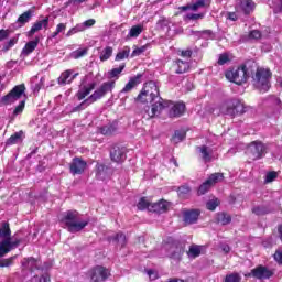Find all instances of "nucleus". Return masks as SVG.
Instances as JSON below:
<instances>
[{
  "label": "nucleus",
  "instance_id": "obj_1",
  "mask_svg": "<svg viewBox=\"0 0 282 282\" xmlns=\"http://www.w3.org/2000/svg\"><path fill=\"white\" fill-rule=\"evenodd\" d=\"M137 100L139 102H150L152 105L151 110H145L144 118H155L158 113H161L162 109L169 105L167 101L164 102V99L160 97V88L155 82H147L138 95Z\"/></svg>",
  "mask_w": 282,
  "mask_h": 282
},
{
  "label": "nucleus",
  "instance_id": "obj_2",
  "mask_svg": "<svg viewBox=\"0 0 282 282\" xmlns=\"http://www.w3.org/2000/svg\"><path fill=\"white\" fill-rule=\"evenodd\" d=\"M0 239H2L0 241V259L21 245L20 238L12 239V230L10 229V224L7 221L0 223Z\"/></svg>",
  "mask_w": 282,
  "mask_h": 282
},
{
  "label": "nucleus",
  "instance_id": "obj_3",
  "mask_svg": "<svg viewBox=\"0 0 282 282\" xmlns=\"http://www.w3.org/2000/svg\"><path fill=\"white\" fill-rule=\"evenodd\" d=\"M62 224L66 226L68 232L75 234L87 228L89 220L83 219V215L77 210H67L62 218Z\"/></svg>",
  "mask_w": 282,
  "mask_h": 282
},
{
  "label": "nucleus",
  "instance_id": "obj_4",
  "mask_svg": "<svg viewBox=\"0 0 282 282\" xmlns=\"http://www.w3.org/2000/svg\"><path fill=\"white\" fill-rule=\"evenodd\" d=\"M116 87L115 80H109L104 83L97 90H95L88 98L82 101L78 106H76L73 111H83L89 107V105H94V102L100 100V98H105L109 91L113 90Z\"/></svg>",
  "mask_w": 282,
  "mask_h": 282
},
{
  "label": "nucleus",
  "instance_id": "obj_5",
  "mask_svg": "<svg viewBox=\"0 0 282 282\" xmlns=\"http://www.w3.org/2000/svg\"><path fill=\"white\" fill-rule=\"evenodd\" d=\"M214 116H235L246 113V107L239 99H228L213 109Z\"/></svg>",
  "mask_w": 282,
  "mask_h": 282
},
{
  "label": "nucleus",
  "instance_id": "obj_6",
  "mask_svg": "<svg viewBox=\"0 0 282 282\" xmlns=\"http://www.w3.org/2000/svg\"><path fill=\"white\" fill-rule=\"evenodd\" d=\"M272 72L269 68H258L256 75L252 77L253 85L259 91L265 93L270 89V79Z\"/></svg>",
  "mask_w": 282,
  "mask_h": 282
},
{
  "label": "nucleus",
  "instance_id": "obj_7",
  "mask_svg": "<svg viewBox=\"0 0 282 282\" xmlns=\"http://www.w3.org/2000/svg\"><path fill=\"white\" fill-rule=\"evenodd\" d=\"M225 76L227 80H230V83H235L236 85H243V83H247L248 78H250V72L246 65H242L236 69L227 70Z\"/></svg>",
  "mask_w": 282,
  "mask_h": 282
},
{
  "label": "nucleus",
  "instance_id": "obj_8",
  "mask_svg": "<svg viewBox=\"0 0 282 282\" xmlns=\"http://www.w3.org/2000/svg\"><path fill=\"white\" fill-rule=\"evenodd\" d=\"M162 250L173 261H182V257L184 256V245L180 241L165 242Z\"/></svg>",
  "mask_w": 282,
  "mask_h": 282
},
{
  "label": "nucleus",
  "instance_id": "obj_9",
  "mask_svg": "<svg viewBox=\"0 0 282 282\" xmlns=\"http://www.w3.org/2000/svg\"><path fill=\"white\" fill-rule=\"evenodd\" d=\"M25 96V84L14 86L7 95L1 97V105H14L17 100H21Z\"/></svg>",
  "mask_w": 282,
  "mask_h": 282
},
{
  "label": "nucleus",
  "instance_id": "obj_10",
  "mask_svg": "<svg viewBox=\"0 0 282 282\" xmlns=\"http://www.w3.org/2000/svg\"><path fill=\"white\" fill-rule=\"evenodd\" d=\"M265 144L260 141H253L249 144L247 149V155L249 160H252L253 162L257 160H261L262 158H265V151H267Z\"/></svg>",
  "mask_w": 282,
  "mask_h": 282
},
{
  "label": "nucleus",
  "instance_id": "obj_11",
  "mask_svg": "<svg viewBox=\"0 0 282 282\" xmlns=\"http://www.w3.org/2000/svg\"><path fill=\"white\" fill-rule=\"evenodd\" d=\"M254 8H257V3L252 0H236L235 10L237 14H252Z\"/></svg>",
  "mask_w": 282,
  "mask_h": 282
},
{
  "label": "nucleus",
  "instance_id": "obj_12",
  "mask_svg": "<svg viewBox=\"0 0 282 282\" xmlns=\"http://www.w3.org/2000/svg\"><path fill=\"white\" fill-rule=\"evenodd\" d=\"M88 275L93 282H102L109 279V269L97 265L88 272Z\"/></svg>",
  "mask_w": 282,
  "mask_h": 282
},
{
  "label": "nucleus",
  "instance_id": "obj_13",
  "mask_svg": "<svg viewBox=\"0 0 282 282\" xmlns=\"http://www.w3.org/2000/svg\"><path fill=\"white\" fill-rule=\"evenodd\" d=\"M164 102H169V104H164ZM164 109H166V107H170V118H180L181 116H184V111H186V105L184 102H176L173 104L172 101H163Z\"/></svg>",
  "mask_w": 282,
  "mask_h": 282
},
{
  "label": "nucleus",
  "instance_id": "obj_14",
  "mask_svg": "<svg viewBox=\"0 0 282 282\" xmlns=\"http://www.w3.org/2000/svg\"><path fill=\"white\" fill-rule=\"evenodd\" d=\"M72 175H83L87 171V161L80 158H74L69 164Z\"/></svg>",
  "mask_w": 282,
  "mask_h": 282
},
{
  "label": "nucleus",
  "instance_id": "obj_15",
  "mask_svg": "<svg viewBox=\"0 0 282 282\" xmlns=\"http://www.w3.org/2000/svg\"><path fill=\"white\" fill-rule=\"evenodd\" d=\"M272 271L267 267L259 265L258 268L251 270V273L246 274V276H253L254 279H259L263 281L265 279H270L272 276Z\"/></svg>",
  "mask_w": 282,
  "mask_h": 282
},
{
  "label": "nucleus",
  "instance_id": "obj_16",
  "mask_svg": "<svg viewBox=\"0 0 282 282\" xmlns=\"http://www.w3.org/2000/svg\"><path fill=\"white\" fill-rule=\"evenodd\" d=\"M198 219H199V210L188 209V210L183 212V221L187 226H191L193 224H197Z\"/></svg>",
  "mask_w": 282,
  "mask_h": 282
},
{
  "label": "nucleus",
  "instance_id": "obj_17",
  "mask_svg": "<svg viewBox=\"0 0 282 282\" xmlns=\"http://www.w3.org/2000/svg\"><path fill=\"white\" fill-rule=\"evenodd\" d=\"M94 89H96V83L82 85L76 94V98L78 100H85V98H87V96H89Z\"/></svg>",
  "mask_w": 282,
  "mask_h": 282
},
{
  "label": "nucleus",
  "instance_id": "obj_18",
  "mask_svg": "<svg viewBox=\"0 0 282 282\" xmlns=\"http://www.w3.org/2000/svg\"><path fill=\"white\" fill-rule=\"evenodd\" d=\"M172 69L175 74H186L191 69V64L186 61L176 59L173 62Z\"/></svg>",
  "mask_w": 282,
  "mask_h": 282
},
{
  "label": "nucleus",
  "instance_id": "obj_19",
  "mask_svg": "<svg viewBox=\"0 0 282 282\" xmlns=\"http://www.w3.org/2000/svg\"><path fill=\"white\" fill-rule=\"evenodd\" d=\"M47 25H50V18H44L43 20L36 21L31 30L29 31V36H34L36 32H41V29L44 28V30H47Z\"/></svg>",
  "mask_w": 282,
  "mask_h": 282
},
{
  "label": "nucleus",
  "instance_id": "obj_20",
  "mask_svg": "<svg viewBox=\"0 0 282 282\" xmlns=\"http://www.w3.org/2000/svg\"><path fill=\"white\" fill-rule=\"evenodd\" d=\"M197 151L204 162L213 161V153H214L213 148L208 145H200V147H197Z\"/></svg>",
  "mask_w": 282,
  "mask_h": 282
},
{
  "label": "nucleus",
  "instance_id": "obj_21",
  "mask_svg": "<svg viewBox=\"0 0 282 282\" xmlns=\"http://www.w3.org/2000/svg\"><path fill=\"white\" fill-rule=\"evenodd\" d=\"M21 263L22 270H26L29 272H34V270H39V260L34 258H24Z\"/></svg>",
  "mask_w": 282,
  "mask_h": 282
},
{
  "label": "nucleus",
  "instance_id": "obj_22",
  "mask_svg": "<svg viewBox=\"0 0 282 282\" xmlns=\"http://www.w3.org/2000/svg\"><path fill=\"white\" fill-rule=\"evenodd\" d=\"M73 74H74V70L72 69H67L63 72L58 78L59 85H69V83H72V80H74V78L78 76V73H75L74 75Z\"/></svg>",
  "mask_w": 282,
  "mask_h": 282
},
{
  "label": "nucleus",
  "instance_id": "obj_23",
  "mask_svg": "<svg viewBox=\"0 0 282 282\" xmlns=\"http://www.w3.org/2000/svg\"><path fill=\"white\" fill-rule=\"evenodd\" d=\"M110 158L112 162H124L127 160V154L124 153V150L120 148H113V150L110 152Z\"/></svg>",
  "mask_w": 282,
  "mask_h": 282
},
{
  "label": "nucleus",
  "instance_id": "obj_24",
  "mask_svg": "<svg viewBox=\"0 0 282 282\" xmlns=\"http://www.w3.org/2000/svg\"><path fill=\"white\" fill-rule=\"evenodd\" d=\"M212 0H195L193 4H188L183 7V10H193V12H197L200 8H208L210 6Z\"/></svg>",
  "mask_w": 282,
  "mask_h": 282
},
{
  "label": "nucleus",
  "instance_id": "obj_25",
  "mask_svg": "<svg viewBox=\"0 0 282 282\" xmlns=\"http://www.w3.org/2000/svg\"><path fill=\"white\" fill-rule=\"evenodd\" d=\"M118 131V123H108L98 129V133L101 135H113Z\"/></svg>",
  "mask_w": 282,
  "mask_h": 282
},
{
  "label": "nucleus",
  "instance_id": "obj_26",
  "mask_svg": "<svg viewBox=\"0 0 282 282\" xmlns=\"http://www.w3.org/2000/svg\"><path fill=\"white\" fill-rule=\"evenodd\" d=\"M36 47H39V37H35V40L30 41L24 45L21 52L22 56H30V54H32Z\"/></svg>",
  "mask_w": 282,
  "mask_h": 282
},
{
  "label": "nucleus",
  "instance_id": "obj_27",
  "mask_svg": "<svg viewBox=\"0 0 282 282\" xmlns=\"http://www.w3.org/2000/svg\"><path fill=\"white\" fill-rule=\"evenodd\" d=\"M142 78V75H137L135 77L130 78V80L126 84L123 89L121 90L122 94H129L134 87H138L140 85V79Z\"/></svg>",
  "mask_w": 282,
  "mask_h": 282
},
{
  "label": "nucleus",
  "instance_id": "obj_28",
  "mask_svg": "<svg viewBox=\"0 0 282 282\" xmlns=\"http://www.w3.org/2000/svg\"><path fill=\"white\" fill-rule=\"evenodd\" d=\"M32 17H34V11L28 10L18 18L17 23L19 24L20 28H23L25 23H30Z\"/></svg>",
  "mask_w": 282,
  "mask_h": 282
},
{
  "label": "nucleus",
  "instance_id": "obj_29",
  "mask_svg": "<svg viewBox=\"0 0 282 282\" xmlns=\"http://www.w3.org/2000/svg\"><path fill=\"white\" fill-rule=\"evenodd\" d=\"M124 67H126L124 64H121L119 67L112 68L107 73V78H109V80H115V82L118 80L122 72H124Z\"/></svg>",
  "mask_w": 282,
  "mask_h": 282
},
{
  "label": "nucleus",
  "instance_id": "obj_30",
  "mask_svg": "<svg viewBox=\"0 0 282 282\" xmlns=\"http://www.w3.org/2000/svg\"><path fill=\"white\" fill-rule=\"evenodd\" d=\"M142 32H144V26L142 24H137L131 26V29L128 32L127 39H138V36H140V34H142Z\"/></svg>",
  "mask_w": 282,
  "mask_h": 282
},
{
  "label": "nucleus",
  "instance_id": "obj_31",
  "mask_svg": "<svg viewBox=\"0 0 282 282\" xmlns=\"http://www.w3.org/2000/svg\"><path fill=\"white\" fill-rule=\"evenodd\" d=\"M23 141V131L13 133L6 142V147H12V144H19Z\"/></svg>",
  "mask_w": 282,
  "mask_h": 282
},
{
  "label": "nucleus",
  "instance_id": "obj_32",
  "mask_svg": "<svg viewBox=\"0 0 282 282\" xmlns=\"http://www.w3.org/2000/svg\"><path fill=\"white\" fill-rule=\"evenodd\" d=\"M202 254V247L197 245H192L189 247V250L187 251V256L189 259H197Z\"/></svg>",
  "mask_w": 282,
  "mask_h": 282
},
{
  "label": "nucleus",
  "instance_id": "obj_33",
  "mask_svg": "<svg viewBox=\"0 0 282 282\" xmlns=\"http://www.w3.org/2000/svg\"><path fill=\"white\" fill-rule=\"evenodd\" d=\"M223 181H224L223 173H214L207 180V182L210 186H215V184H219V182H223Z\"/></svg>",
  "mask_w": 282,
  "mask_h": 282
},
{
  "label": "nucleus",
  "instance_id": "obj_34",
  "mask_svg": "<svg viewBox=\"0 0 282 282\" xmlns=\"http://www.w3.org/2000/svg\"><path fill=\"white\" fill-rule=\"evenodd\" d=\"M191 33L198 36V39H205V41H208V39H213V31H210V30L191 31Z\"/></svg>",
  "mask_w": 282,
  "mask_h": 282
},
{
  "label": "nucleus",
  "instance_id": "obj_35",
  "mask_svg": "<svg viewBox=\"0 0 282 282\" xmlns=\"http://www.w3.org/2000/svg\"><path fill=\"white\" fill-rule=\"evenodd\" d=\"M169 202L166 200H160L159 203H155L153 205L154 210H156L158 213H166V210L169 209Z\"/></svg>",
  "mask_w": 282,
  "mask_h": 282
},
{
  "label": "nucleus",
  "instance_id": "obj_36",
  "mask_svg": "<svg viewBox=\"0 0 282 282\" xmlns=\"http://www.w3.org/2000/svg\"><path fill=\"white\" fill-rule=\"evenodd\" d=\"M217 221H218V224H221L223 226H228V224H230V221H232V218L230 217V215H228L226 213H220V214H218Z\"/></svg>",
  "mask_w": 282,
  "mask_h": 282
},
{
  "label": "nucleus",
  "instance_id": "obj_37",
  "mask_svg": "<svg viewBox=\"0 0 282 282\" xmlns=\"http://www.w3.org/2000/svg\"><path fill=\"white\" fill-rule=\"evenodd\" d=\"M111 54H113V48L111 46H107L101 51L99 58L102 62L109 61V58H111Z\"/></svg>",
  "mask_w": 282,
  "mask_h": 282
},
{
  "label": "nucleus",
  "instance_id": "obj_38",
  "mask_svg": "<svg viewBox=\"0 0 282 282\" xmlns=\"http://www.w3.org/2000/svg\"><path fill=\"white\" fill-rule=\"evenodd\" d=\"M87 48H77L70 53V58L78 61V58H83V56H87Z\"/></svg>",
  "mask_w": 282,
  "mask_h": 282
},
{
  "label": "nucleus",
  "instance_id": "obj_39",
  "mask_svg": "<svg viewBox=\"0 0 282 282\" xmlns=\"http://www.w3.org/2000/svg\"><path fill=\"white\" fill-rule=\"evenodd\" d=\"M130 53H131V48L129 46H124L122 51L117 53L116 61H124V58H129Z\"/></svg>",
  "mask_w": 282,
  "mask_h": 282
},
{
  "label": "nucleus",
  "instance_id": "obj_40",
  "mask_svg": "<svg viewBox=\"0 0 282 282\" xmlns=\"http://www.w3.org/2000/svg\"><path fill=\"white\" fill-rule=\"evenodd\" d=\"M253 215H268L270 213V209L265 205H259L252 208Z\"/></svg>",
  "mask_w": 282,
  "mask_h": 282
},
{
  "label": "nucleus",
  "instance_id": "obj_41",
  "mask_svg": "<svg viewBox=\"0 0 282 282\" xmlns=\"http://www.w3.org/2000/svg\"><path fill=\"white\" fill-rule=\"evenodd\" d=\"M178 196L184 199L185 197H188V195H191V187H188V185H182L181 187H178Z\"/></svg>",
  "mask_w": 282,
  "mask_h": 282
},
{
  "label": "nucleus",
  "instance_id": "obj_42",
  "mask_svg": "<svg viewBox=\"0 0 282 282\" xmlns=\"http://www.w3.org/2000/svg\"><path fill=\"white\" fill-rule=\"evenodd\" d=\"M184 138H186V132L184 131H175L173 138H172V142H174L175 144L182 142V140H184Z\"/></svg>",
  "mask_w": 282,
  "mask_h": 282
},
{
  "label": "nucleus",
  "instance_id": "obj_43",
  "mask_svg": "<svg viewBox=\"0 0 282 282\" xmlns=\"http://www.w3.org/2000/svg\"><path fill=\"white\" fill-rule=\"evenodd\" d=\"M225 282H241V275L239 273H230L226 275Z\"/></svg>",
  "mask_w": 282,
  "mask_h": 282
},
{
  "label": "nucleus",
  "instance_id": "obj_44",
  "mask_svg": "<svg viewBox=\"0 0 282 282\" xmlns=\"http://www.w3.org/2000/svg\"><path fill=\"white\" fill-rule=\"evenodd\" d=\"M217 206H219L218 198H213V199L208 200L206 204L207 210H215V208H217Z\"/></svg>",
  "mask_w": 282,
  "mask_h": 282
},
{
  "label": "nucleus",
  "instance_id": "obj_45",
  "mask_svg": "<svg viewBox=\"0 0 282 282\" xmlns=\"http://www.w3.org/2000/svg\"><path fill=\"white\" fill-rule=\"evenodd\" d=\"M23 109H25V100H21L19 105L13 110V116H21L23 113Z\"/></svg>",
  "mask_w": 282,
  "mask_h": 282
},
{
  "label": "nucleus",
  "instance_id": "obj_46",
  "mask_svg": "<svg viewBox=\"0 0 282 282\" xmlns=\"http://www.w3.org/2000/svg\"><path fill=\"white\" fill-rule=\"evenodd\" d=\"M113 241H117V243H120V246H124V243H127V236H124L122 232H119L115 236Z\"/></svg>",
  "mask_w": 282,
  "mask_h": 282
},
{
  "label": "nucleus",
  "instance_id": "obj_47",
  "mask_svg": "<svg viewBox=\"0 0 282 282\" xmlns=\"http://www.w3.org/2000/svg\"><path fill=\"white\" fill-rule=\"evenodd\" d=\"M212 185L208 184V182H204L199 187H198V195H206L207 191H210Z\"/></svg>",
  "mask_w": 282,
  "mask_h": 282
},
{
  "label": "nucleus",
  "instance_id": "obj_48",
  "mask_svg": "<svg viewBox=\"0 0 282 282\" xmlns=\"http://www.w3.org/2000/svg\"><path fill=\"white\" fill-rule=\"evenodd\" d=\"M148 207H149V200H147L145 197H142V198L139 200V203H138V205H137V208H138L139 210H147Z\"/></svg>",
  "mask_w": 282,
  "mask_h": 282
},
{
  "label": "nucleus",
  "instance_id": "obj_49",
  "mask_svg": "<svg viewBox=\"0 0 282 282\" xmlns=\"http://www.w3.org/2000/svg\"><path fill=\"white\" fill-rule=\"evenodd\" d=\"M78 32H83V25H80V24H77L75 28H72L66 33V36H74V34H78Z\"/></svg>",
  "mask_w": 282,
  "mask_h": 282
},
{
  "label": "nucleus",
  "instance_id": "obj_50",
  "mask_svg": "<svg viewBox=\"0 0 282 282\" xmlns=\"http://www.w3.org/2000/svg\"><path fill=\"white\" fill-rule=\"evenodd\" d=\"M96 169L98 177H101V175H105L107 173V167L105 164L97 163Z\"/></svg>",
  "mask_w": 282,
  "mask_h": 282
},
{
  "label": "nucleus",
  "instance_id": "obj_51",
  "mask_svg": "<svg viewBox=\"0 0 282 282\" xmlns=\"http://www.w3.org/2000/svg\"><path fill=\"white\" fill-rule=\"evenodd\" d=\"M206 17V13H189L187 14V19L191 21H199V19H204Z\"/></svg>",
  "mask_w": 282,
  "mask_h": 282
},
{
  "label": "nucleus",
  "instance_id": "obj_52",
  "mask_svg": "<svg viewBox=\"0 0 282 282\" xmlns=\"http://www.w3.org/2000/svg\"><path fill=\"white\" fill-rule=\"evenodd\" d=\"M14 259H17V256L2 260L0 262V268H10V265H12V262L14 261Z\"/></svg>",
  "mask_w": 282,
  "mask_h": 282
},
{
  "label": "nucleus",
  "instance_id": "obj_53",
  "mask_svg": "<svg viewBox=\"0 0 282 282\" xmlns=\"http://www.w3.org/2000/svg\"><path fill=\"white\" fill-rule=\"evenodd\" d=\"M79 25L83 26V32H85V30H87V28H91V26L96 25V20L89 19V20H86L84 23H80Z\"/></svg>",
  "mask_w": 282,
  "mask_h": 282
},
{
  "label": "nucleus",
  "instance_id": "obj_54",
  "mask_svg": "<svg viewBox=\"0 0 282 282\" xmlns=\"http://www.w3.org/2000/svg\"><path fill=\"white\" fill-rule=\"evenodd\" d=\"M273 12L275 14H279V12H282V0H274L273 1Z\"/></svg>",
  "mask_w": 282,
  "mask_h": 282
},
{
  "label": "nucleus",
  "instance_id": "obj_55",
  "mask_svg": "<svg viewBox=\"0 0 282 282\" xmlns=\"http://www.w3.org/2000/svg\"><path fill=\"white\" fill-rule=\"evenodd\" d=\"M267 101H268V102H271V105H273V106H279V105H281V99H279V97H276V96H270V97H268Z\"/></svg>",
  "mask_w": 282,
  "mask_h": 282
},
{
  "label": "nucleus",
  "instance_id": "obj_56",
  "mask_svg": "<svg viewBox=\"0 0 282 282\" xmlns=\"http://www.w3.org/2000/svg\"><path fill=\"white\" fill-rule=\"evenodd\" d=\"M276 172H269L265 175V182L267 184H270V182H274L275 177H276Z\"/></svg>",
  "mask_w": 282,
  "mask_h": 282
},
{
  "label": "nucleus",
  "instance_id": "obj_57",
  "mask_svg": "<svg viewBox=\"0 0 282 282\" xmlns=\"http://www.w3.org/2000/svg\"><path fill=\"white\" fill-rule=\"evenodd\" d=\"M230 58L228 57V54H220L218 58V65H226Z\"/></svg>",
  "mask_w": 282,
  "mask_h": 282
},
{
  "label": "nucleus",
  "instance_id": "obj_58",
  "mask_svg": "<svg viewBox=\"0 0 282 282\" xmlns=\"http://www.w3.org/2000/svg\"><path fill=\"white\" fill-rule=\"evenodd\" d=\"M249 39H254L256 41L258 39H261V31L259 30H253L249 33Z\"/></svg>",
  "mask_w": 282,
  "mask_h": 282
},
{
  "label": "nucleus",
  "instance_id": "obj_59",
  "mask_svg": "<svg viewBox=\"0 0 282 282\" xmlns=\"http://www.w3.org/2000/svg\"><path fill=\"white\" fill-rule=\"evenodd\" d=\"M65 30H67V24H65V23L57 24V26L55 29L56 34H61V33L65 32Z\"/></svg>",
  "mask_w": 282,
  "mask_h": 282
},
{
  "label": "nucleus",
  "instance_id": "obj_60",
  "mask_svg": "<svg viewBox=\"0 0 282 282\" xmlns=\"http://www.w3.org/2000/svg\"><path fill=\"white\" fill-rule=\"evenodd\" d=\"M147 51V46H142L140 48H134L131 56H140V54H142L143 52Z\"/></svg>",
  "mask_w": 282,
  "mask_h": 282
},
{
  "label": "nucleus",
  "instance_id": "obj_61",
  "mask_svg": "<svg viewBox=\"0 0 282 282\" xmlns=\"http://www.w3.org/2000/svg\"><path fill=\"white\" fill-rule=\"evenodd\" d=\"M239 14L236 12H228L227 13V19H229V21H237V19H239Z\"/></svg>",
  "mask_w": 282,
  "mask_h": 282
},
{
  "label": "nucleus",
  "instance_id": "obj_62",
  "mask_svg": "<svg viewBox=\"0 0 282 282\" xmlns=\"http://www.w3.org/2000/svg\"><path fill=\"white\" fill-rule=\"evenodd\" d=\"M148 275L152 281H155V279H158V272H155L154 270H149Z\"/></svg>",
  "mask_w": 282,
  "mask_h": 282
},
{
  "label": "nucleus",
  "instance_id": "obj_63",
  "mask_svg": "<svg viewBox=\"0 0 282 282\" xmlns=\"http://www.w3.org/2000/svg\"><path fill=\"white\" fill-rule=\"evenodd\" d=\"M274 259L278 263H281L282 264V252L281 251H278L274 253Z\"/></svg>",
  "mask_w": 282,
  "mask_h": 282
},
{
  "label": "nucleus",
  "instance_id": "obj_64",
  "mask_svg": "<svg viewBox=\"0 0 282 282\" xmlns=\"http://www.w3.org/2000/svg\"><path fill=\"white\" fill-rule=\"evenodd\" d=\"M40 282H50V275L44 274L40 278Z\"/></svg>",
  "mask_w": 282,
  "mask_h": 282
}]
</instances>
